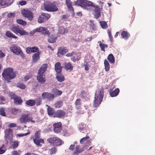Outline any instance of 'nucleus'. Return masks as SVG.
Instances as JSON below:
<instances>
[{
  "label": "nucleus",
  "mask_w": 155,
  "mask_h": 155,
  "mask_svg": "<svg viewBox=\"0 0 155 155\" xmlns=\"http://www.w3.org/2000/svg\"><path fill=\"white\" fill-rule=\"evenodd\" d=\"M17 86L19 88L22 89H24L26 87L25 85L22 83H18Z\"/></svg>",
  "instance_id": "54"
},
{
  "label": "nucleus",
  "mask_w": 155,
  "mask_h": 155,
  "mask_svg": "<svg viewBox=\"0 0 155 155\" xmlns=\"http://www.w3.org/2000/svg\"><path fill=\"white\" fill-rule=\"evenodd\" d=\"M81 100L80 98L77 99L75 102V105L77 109H80L81 108Z\"/></svg>",
  "instance_id": "31"
},
{
  "label": "nucleus",
  "mask_w": 155,
  "mask_h": 155,
  "mask_svg": "<svg viewBox=\"0 0 155 155\" xmlns=\"http://www.w3.org/2000/svg\"><path fill=\"white\" fill-rule=\"evenodd\" d=\"M10 51L14 54L19 55L21 52V48L15 44L13 45L10 48Z\"/></svg>",
  "instance_id": "9"
},
{
  "label": "nucleus",
  "mask_w": 155,
  "mask_h": 155,
  "mask_svg": "<svg viewBox=\"0 0 155 155\" xmlns=\"http://www.w3.org/2000/svg\"><path fill=\"white\" fill-rule=\"evenodd\" d=\"M76 54V53H75L74 52H73L71 53H67L66 54V56L68 57H71V56H73L74 54H75V55Z\"/></svg>",
  "instance_id": "60"
},
{
  "label": "nucleus",
  "mask_w": 155,
  "mask_h": 155,
  "mask_svg": "<svg viewBox=\"0 0 155 155\" xmlns=\"http://www.w3.org/2000/svg\"><path fill=\"white\" fill-rule=\"evenodd\" d=\"M26 51L28 54H30L31 53H34L38 52L39 49L36 47H28L26 49Z\"/></svg>",
  "instance_id": "14"
},
{
  "label": "nucleus",
  "mask_w": 155,
  "mask_h": 155,
  "mask_svg": "<svg viewBox=\"0 0 155 155\" xmlns=\"http://www.w3.org/2000/svg\"><path fill=\"white\" fill-rule=\"evenodd\" d=\"M12 155H20V153H18L17 151H14L12 152Z\"/></svg>",
  "instance_id": "64"
},
{
  "label": "nucleus",
  "mask_w": 155,
  "mask_h": 155,
  "mask_svg": "<svg viewBox=\"0 0 155 155\" xmlns=\"http://www.w3.org/2000/svg\"><path fill=\"white\" fill-rule=\"evenodd\" d=\"M21 14L23 16L26 17L30 20H32L33 18L32 12L28 9H23L21 11Z\"/></svg>",
  "instance_id": "7"
},
{
  "label": "nucleus",
  "mask_w": 155,
  "mask_h": 155,
  "mask_svg": "<svg viewBox=\"0 0 155 155\" xmlns=\"http://www.w3.org/2000/svg\"><path fill=\"white\" fill-rule=\"evenodd\" d=\"M94 5L92 2L84 0V8H86L87 7H93Z\"/></svg>",
  "instance_id": "32"
},
{
  "label": "nucleus",
  "mask_w": 155,
  "mask_h": 155,
  "mask_svg": "<svg viewBox=\"0 0 155 155\" xmlns=\"http://www.w3.org/2000/svg\"><path fill=\"white\" fill-rule=\"evenodd\" d=\"M66 114V112L63 110H59L55 112L54 117L61 118L64 117Z\"/></svg>",
  "instance_id": "12"
},
{
  "label": "nucleus",
  "mask_w": 155,
  "mask_h": 155,
  "mask_svg": "<svg viewBox=\"0 0 155 155\" xmlns=\"http://www.w3.org/2000/svg\"><path fill=\"white\" fill-rule=\"evenodd\" d=\"M26 2L24 1H22L18 2V4L21 6L25 5L26 4Z\"/></svg>",
  "instance_id": "57"
},
{
  "label": "nucleus",
  "mask_w": 155,
  "mask_h": 155,
  "mask_svg": "<svg viewBox=\"0 0 155 155\" xmlns=\"http://www.w3.org/2000/svg\"><path fill=\"white\" fill-rule=\"evenodd\" d=\"M98 43L99 44V45L101 48V50L105 52V48H107L108 47V45L104 43L102 44L101 42V41H99Z\"/></svg>",
  "instance_id": "36"
},
{
  "label": "nucleus",
  "mask_w": 155,
  "mask_h": 155,
  "mask_svg": "<svg viewBox=\"0 0 155 155\" xmlns=\"http://www.w3.org/2000/svg\"><path fill=\"white\" fill-rule=\"evenodd\" d=\"M30 132H28L27 133L25 134H17V135L19 137H23L24 136H26L28 134H30Z\"/></svg>",
  "instance_id": "56"
},
{
  "label": "nucleus",
  "mask_w": 155,
  "mask_h": 155,
  "mask_svg": "<svg viewBox=\"0 0 155 155\" xmlns=\"http://www.w3.org/2000/svg\"><path fill=\"white\" fill-rule=\"evenodd\" d=\"M22 102L21 97L19 96H17L14 100V104L16 105H21L22 104Z\"/></svg>",
  "instance_id": "22"
},
{
  "label": "nucleus",
  "mask_w": 155,
  "mask_h": 155,
  "mask_svg": "<svg viewBox=\"0 0 155 155\" xmlns=\"http://www.w3.org/2000/svg\"><path fill=\"white\" fill-rule=\"evenodd\" d=\"M45 29V27H40L38 28H37L36 29H35L33 30V32L34 33L37 32H40L41 33H42V31L43 30V29Z\"/></svg>",
  "instance_id": "47"
},
{
  "label": "nucleus",
  "mask_w": 155,
  "mask_h": 155,
  "mask_svg": "<svg viewBox=\"0 0 155 155\" xmlns=\"http://www.w3.org/2000/svg\"><path fill=\"white\" fill-rule=\"evenodd\" d=\"M57 151V149L55 147L51 148L49 150V152L51 155L55 154Z\"/></svg>",
  "instance_id": "48"
},
{
  "label": "nucleus",
  "mask_w": 155,
  "mask_h": 155,
  "mask_svg": "<svg viewBox=\"0 0 155 155\" xmlns=\"http://www.w3.org/2000/svg\"><path fill=\"white\" fill-rule=\"evenodd\" d=\"M44 6L45 9L48 12H55L57 11L58 9L55 2H45L44 4Z\"/></svg>",
  "instance_id": "4"
},
{
  "label": "nucleus",
  "mask_w": 155,
  "mask_h": 155,
  "mask_svg": "<svg viewBox=\"0 0 155 155\" xmlns=\"http://www.w3.org/2000/svg\"><path fill=\"white\" fill-rule=\"evenodd\" d=\"M5 139H9L10 137H12V130L11 129L9 128L7 129L5 132Z\"/></svg>",
  "instance_id": "18"
},
{
  "label": "nucleus",
  "mask_w": 155,
  "mask_h": 155,
  "mask_svg": "<svg viewBox=\"0 0 155 155\" xmlns=\"http://www.w3.org/2000/svg\"><path fill=\"white\" fill-rule=\"evenodd\" d=\"M104 90L103 88L99 89L96 91L95 95L94 105L96 107L99 106L104 96Z\"/></svg>",
  "instance_id": "3"
},
{
  "label": "nucleus",
  "mask_w": 155,
  "mask_h": 155,
  "mask_svg": "<svg viewBox=\"0 0 155 155\" xmlns=\"http://www.w3.org/2000/svg\"><path fill=\"white\" fill-rule=\"evenodd\" d=\"M64 143V142L62 141L61 139H60L58 137H56V140L55 143L56 144V145H61L63 144Z\"/></svg>",
  "instance_id": "41"
},
{
  "label": "nucleus",
  "mask_w": 155,
  "mask_h": 155,
  "mask_svg": "<svg viewBox=\"0 0 155 155\" xmlns=\"http://www.w3.org/2000/svg\"><path fill=\"white\" fill-rule=\"evenodd\" d=\"M48 36V42L51 43L55 42L57 39V36L54 34H52Z\"/></svg>",
  "instance_id": "16"
},
{
  "label": "nucleus",
  "mask_w": 155,
  "mask_h": 155,
  "mask_svg": "<svg viewBox=\"0 0 155 155\" xmlns=\"http://www.w3.org/2000/svg\"><path fill=\"white\" fill-rule=\"evenodd\" d=\"M9 97L11 99H14L17 96L15 94L13 93H10L9 95Z\"/></svg>",
  "instance_id": "55"
},
{
  "label": "nucleus",
  "mask_w": 155,
  "mask_h": 155,
  "mask_svg": "<svg viewBox=\"0 0 155 155\" xmlns=\"http://www.w3.org/2000/svg\"><path fill=\"white\" fill-rule=\"evenodd\" d=\"M40 52L39 51L37 52L34 54L32 56V61L33 62H36L40 58Z\"/></svg>",
  "instance_id": "21"
},
{
  "label": "nucleus",
  "mask_w": 155,
  "mask_h": 155,
  "mask_svg": "<svg viewBox=\"0 0 155 155\" xmlns=\"http://www.w3.org/2000/svg\"><path fill=\"white\" fill-rule=\"evenodd\" d=\"M62 93V92L61 91L56 89L54 91V94L56 96H59L61 95Z\"/></svg>",
  "instance_id": "49"
},
{
  "label": "nucleus",
  "mask_w": 155,
  "mask_h": 155,
  "mask_svg": "<svg viewBox=\"0 0 155 155\" xmlns=\"http://www.w3.org/2000/svg\"><path fill=\"white\" fill-rule=\"evenodd\" d=\"M121 35L123 38L127 39L130 36V35L127 31H124L121 32Z\"/></svg>",
  "instance_id": "35"
},
{
  "label": "nucleus",
  "mask_w": 155,
  "mask_h": 155,
  "mask_svg": "<svg viewBox=\"0 0 155 155\" xmlns=\"http://www.w3.org/2000/svg\"><path fill=\"white\" fill-rule=\"evenodd\" d=\"M53 131L57 133H58L61 132L62 130V124L61 122L55 123L53 124Z\"/></svg>",
  "instance_id": "8"
},
{
  "label": "nucleus",
  "mask_w": 155,
  "mask_h": 155,
  "mask_svg": "<svg viewBox=\"0 0 155 155\" xmlns=\"http://www.w3.org/2000/svg\"><path fill=\"white\" fill-rule=\"evenodd\" d=\"M2 75L6 81L11 82V80L15 77L16 72L14 71L12 68H6L4 69Z\"/></svg>",
  "instance_id": "1"
},
{
  "label": "nucleus",
  "mask_w": 155,
  "mask_h": 155,
  "mask_svg": "<svg viewBox=\"0 0 155 155\" xmlns=\"http://www.w3.org/2000/svg\"><path fill=\"white\" fill-rule=\"evenodd\" d=\"M107 59L110 64H113L115 62L114 58L112 54H110L108 55Z\"/></svg>",
  "instance_id": "34"
},
{
  "label": "nucleus",
  "mask_w": 155,
  "mask_h": 155,
  "mask_svg": "<svg viewBox=\"0 0 155 155\" xmlns=\"http://www.w3.org/2000/svg\"><path fill=\"white\" fill-rule=\"evenodd\" d=\"M100 23L101 27L104 29H106L107 27V23L105 21H100Z\"/></svg>",
  "instance_id": "44"
},
{
  "label": "nucleus",
  "mask_w": 155,
  "mask_h": 155,
  "mask_svg": "<svg viewBox=\"0 0 155 155\" xmlns=\"http://www.w3.org/2000/svg\"><path fill=\"white\" fill-rule=\"evenodd\" d=\"M10 30L16 34H19L21 36L28 35V32L25 31L24 29L18 25H13L10 28Z\"/></svg>",
  "instance_id": "5"
},
{
  "label": "nucleus",
  "mask_w": 155,
  "mask_h": 155,
  "mask_svg": "<svg viewBox=\"0 0 155 155\" xmlns=\"http://www.w3.org/2000/svg\"><path fill=\"white\" fill-rule=\"evenodd\" d=\"M15 14L13 13H11L8 14V16L9 17H14L15 16Z\"/></svg>",
  "instance_id": "63"
},
{
  "label": "nucleus",
  "mask_w": 155,
  "mask_h": 155,
  "mask_svg": "<svg viewBox=\"0 0 155 155\" xmlns=\"http://www.w3.org/2000/svg\"><path fill=\"white\" fill-rule=\"evenodd\" d=\"M10 0H0V4L1 5L7 7L9 5Z\"/></svg>",
  "instance_id": "33"
},
{
  "label": "nucleus",
  "mask_w": 155,
  "mask_h": 155,
  "mask_svg": "<svg viewBox=\"0 0 155 155\" xmlns=\"http://www.w3.org/2000/svg\"><path fill=\"white\" fill-rule=\"evenodd\" d=\"M40 131H37L35 134L34 137V139H39L40 137Z\"/></svg>",
  "instance_id": "52"
},
{
  "label": "nucleus",
  "mask_w": 155,
  "mask_h": 155,
  "mask_svg": "<svg viewBox=\"0 0 155 155\" xmlns=\"http://www.w3.org/2000/svg\"><path fill=\"white\" fill-rule=\"evenodd\" d=\"M104 64L105 71H108L110 69V64L108 61L106 59L104 60Z\"/></svg>",
  "instance_id": "37"
},
{
  "label": "nucleus",
  "mask_w": 155,
  "mask_h": 155,
  "mask_svg": "<svg viewBox=\"0 0 155 155\" xmlns=\"http://www.w3.org/2000/svg\"><path fill=\"white\" fill-rule=\"evenodd\" d=\"M56 78L58 81L60 82L64 81L65 79L64 76L60 73L57 74Z\"/></svg>",
  "instance_id": "29"
},
{
  "label": "nucleus",
  "mask_w": 155,
  "mask_h": 155,
  "mask_svg": "<svg viewBox=\"0 0 155 155\" xmlns=\"http://www.w3.org/2000/svg\"><path fill=\"white\" fill-rule=\"evenodd\" d=\"M5 35L7 37L9 38H13L15 39L18 38V37L15 36L12 32L9 31H6L5 33Z\"/></svg>",
  "instance_id": "27"
},
{
  "label": "nucleus",
  "mask_w": 155,
  "mask_h": 155,
  "mask_svg": "<svg viewBox=\"0 0 155 155\" xmlns=\"http://www.w3.org/2000/svg\"><path fill=\"white\" fill-rule=\"evenodd\" d=\"M85 142H86V144L88 145H90L91 143V139H90V137L89 136H86L81 139L80 140L81 143H83Z\"/></svg>",
  "instance_id": "17"
},
{
  "label": "nucleus",
  "mask_w": 155,
  "mask_h": 155,
  "mask_svg": "<svg viewBox=\"0 0 155 155\" xmlns=\"http://www.w3.org/2000/svg\"><path fill=\"white\" fill-rule=\"evenodd\" d=\"M46 20H45V19H44V18L43 17V16L41 15L39 16L38 18V22L39 23H41L44 22Z\"/></svg>",
  "instance_id": "50"
},
{
  "label": "nucleus",
  "mask_w": 155,
  "mask_h": 155,
  "mask_svg": "<svg viewBox=\"0 0 155 155\" xmlns=\"http://www.w3.org/2000/svg\"><path fill=\"white\" fill-rule=\"evenodd\" d=\"M56 140V137H53L48 138L47 139V142L51 145L55 143Z\"/></svg>",
  "instance_id": "39"
},
{
  "label": "nucleus",
  "mask_w": 155,
  "mask_h": 155,
  "mask_svg": "<svg viewBox=\"0 0 155 155\" xmlns=\"http://www.w3.org/2000/svg\"><path fill=\"white\" fill-rule=\"evenodd\" d=\"M45 28L43 29V31H42L41 34L49 36L50 34V33L49 31L47 29V28L45 27Z\"/></svg>",
  "instance_id": "43"
},
{
  "label": "nucleus",
  "mask_w": 155,
  "mask_h": 155,
  "mask_svg": "<svg viewBox=\"0 0 155 155\" xmlns=\"http://www.w3.org/2000/svg\"><path fill=\"white\" fill-rule=\"evenodd\" d=\"M107 33L108 34V36L110 38V40L111 41L113 39V37L111 35V32L110 31L108 30L107 31Z\"/></svg>",
  "instance_id": "61"
},
{
  "label": "nucleus",
  "mask_w": 155,
  "mask_h": 155,
  "mask_svg": "<svg viewBox=\"0 0 155 155\" xmlns=\"http://www.w3.org/2000/svg\"><path fill=\"white\" fill-rule=\"evenodd\" d=\"M41 98H39L38 99H37L36 101V105L38 106L40 105L41 102Z\"/></svg>",
  "instance_id": "58"
},
{
  "label": "nucleus",
  "mask_w": 155,
  "mask_h": 155,
  "mask_svg": "<svg viewBox=\"0 0 155 155\" xmlns=\"http://www.w3.org/2000/svg\"><path fill=\"white\" fill-rule=\"evenodd\" d=\"M47 64H44L41 66L38 70L37 76V80L41 84H43L46 81L45 73L47 71Z\"/></svg>",
  "instance_id": "2"
},
{
  "label": "nucleus",
  "mask_w": 155,
  "mask_h": 155,
  "mask_svg": "<svg viewBox=\"0 0 155 155\" xmlns=\"http://www.w3.org/2000/svg\"><path fill=\"white\" fill-rule=\"evenodd\" d=\"M19 24L23 26H25L27 24L26 22L21 19H18L16 21Z\"/></svg>",
  "instance_id": "46"
},
{
  "label": "nucleus",
  "mask_w": 155,
  "mask_h": 155,
  "mask_svg": "<svg viewBox=\"0 0 155 155\" xmlns=\"http://www.w3.org/2000/svg\"><path fill=\"white\" fill-rule=\"evenodd\" d=\"M74 3L75 5L80 6L84 8V0H78Z\"/></svg>",
  "instance_id": "24"
},
{
  "label": "nucleus",
  "mask_w": 155,
  "mask_h": 155,
  "mask_svg": "<svg viewBox=\"0 0 155 155\" xmlns=\"http://www.w3.org/2000/svg\"><path fill=\"white\" fill-rule=\"evenodd\" d=\"M54 68L57 74L61 73L62 71V67L60 62H58L55 64Z\"/></svg>",
  "instance_id": "19"
},
{
  "label": "nucleus",
  "mask_w": 155,
  "mask_h": 155,
  "mask_svg": "<svg viewBox=\"0 0 155 155\" xmlns=\"http://www.w3.org/2000/svg\"><path fill=\"white\" fill-rule=\"evenodd\" d=\"M32 77V75L30 74L29 75H27L25 76L24 78V79L25 81H27L30 78Z\"/></svg>",
  "instance_id": "59"
},
{
  "label": "nucleus",
  "mask_w": 155,
  "mask_h": 155,
  "mask_svg": "<svg viewBox=\"0 0 155 155\" xmlns=\"http://www.w3.org/2000/svg\"><path fill=\"white\" fill-rule=\"evenodd\" d=\"M42 97L43 99H47L49 101L53 99L54 98V95L50 93L44 92L41 94Z\"/></svg>",
  "instance_id": "10"
},
{
  "label": "nucleus",
  "mask_w": 155,
  "mask_h": 155,
  "mask_svg": "<svg viewBox=\"0 0 155 155\" xmlns=\"http://www.w3.org/2000/svg\"><path fill=\"white\" fill-rule=\"evenodd\" d=\"M0 114L3 116H6L5 108L2 107L0 108Z\"/></svg>",
  "instance_id": "51"
},
{
  "label": "nucleus",
  "mask_w": 155,
  "mask_h": 155,
  "mask_svg": "<svg viewBox=\"0 0 155 155\" xmlns=\"http://www.w3.org/2000/svg\"><path fill=\"white\" fill-rule=\"evenodd\" d=\"M6 150V148L4 147V146H2L0 147V154H2L4 153Z\"/></svg>",
  "instance_id": "53"
},
{
  "label": "nucleus",
  "mask_w": 155,
  "mask_h": 155,
  "mask_svg": "<svg viewBox=\"0 0 155 155\" xmlns=\"http://www.w3.org/2000/svg\"><path fill=\"white\" fill-rule=\"evenodd\" d=\"M25 104L28 106H32L35 104L36 101L34 100L29 99L26 101Z\"/></svg>",
  "instance_id": "30"
},
{
  "label": "nucleus",
  "mask_w": 155,
  "mask_h": 155,
  "mask_svg": "<svg viewBox=\"0 0 155 155\" xmlns=\"http://www.w3.org/2000/svg\"><path fill=\"white\" fill-rule=\"evenodd\" d=\"M68 32V30L67 29L61 27L59 29L58 35L59 36H60L59 35L65 34V33H67Z\"/></svg>",
  "instance_id": "25"
},
{
  "label": "nucleus",
  "mask_w": 155,
  "mask_h": 155,
  "mask_svg": "<svg viewBox=\"0 0 155 155\" xmlns=\"http://www.w3.org/2000/svg\"><path fill=\"white\" fill-rule=\"evenodd\" d=\"M64 68L67 71H71L72 70L73 66L72 65L71 62H65L63 64Z\"/></svg>",
  "instance_id": "15"
},
{
  "label": "nucleus",
  "mask_w": 155,
  "mask_h": 155,
  "mask_svg": "<svg viewBox=\"0 0 155 155\" xmlns=\"http://www.w3.org/2000/svg\"><path fill=\"white\" fill-rule=\"evenodd\" d=\"M79 147L80 146H76L75 148V150L74 153L76 154H78L82 152L84 150V148H80Z\"/></svg>",
  "instance_id": "38"
},
{
  "label": "nucleus",
  "mask_w": 155,
  "mask_h": 155,
  "mask_svg": "<svg viewBox=\"0 0 155 155\" xmlns=\"http://www.w3.org/2000/svg\"><path fill=\"white\" fill-rule=\"evenodd\" d=\"M20 110L18 109L12 108L10 110V113L14 115H16L17 113L20 112Z\"/></svg>",
  "instance_id": "40"
},
{
  "label": "nucleus",
  "mask_w": 155,
  "mask_h": 155,
  "mask_svg": "<svg viewBox=\"0 0 155 155\" xmlns=\"http://www.w3.org/2000/svg\"><path fill=\"white\" fill-rule=\"evenodd\" d=\"M65 3L68 10L73 11V8L72 6V2L70 0H66Z\"/></svg>",
  "instance_id": "26"
},
{
  "label": "nucleus",
  "mask_w": 155,
  "mask_h": 155,
  "mask_svg": "<svg viewBox=\"0 0 155 155\" xmlns=\"http://www.w3.org/2000/svg\"><path fill=\"white\" fill-rule=\"evenodd\" d=\"M8 126L9 127H10L11 128L12 127H15L16 126V124L13 123H11V124H9L8 125Z\"/></svg>",
  "instance_id": "62"
},
{
  "label": "nucleus",
  "mask_w": 155,
  "mask_h": 155,
  "mask_svg": "<svg viewBox=\"0 0 155 155\" xmlns=\"http://www.w3.org/2000/svg\"><path fill=\"white\" fill-rule=\"evenodd\" d=\"M94 8V16L96 19H98L100 16V8L98 5H94L93 7Z\"/></svg>",
  "instance_id": "11"
},
{
  "label": "nucleus",
  "mask_w": 155,
  "mask_h": 155,
  "mask_svg": "<svg viewBox=\"0 0 155 155\" xmlns=\"http://www.w3.org/2000/svg\"><path fill=\"white\" fill-rule=\"evenodd\" d=\"M34 143L37 145H41L40 143L43 144L44 143V140L42 139H34Z\"/></svg>",
  "instance_id": "28"
},
{
  "label": "nucleus",
  "mask_w": 155,
  "mask_h": 155,
  "mask_svg": "<svg viewBox=\"0 0 155 155\" xmlns=\"http://www.w3.org/2000/svg\"><path fill=\"white\" fill-rule=\"evenodd\" d=\"M21 123H25L31 121L35 122L34 120H32V117H29V114H24L22 115L19 119Z\"/></svg>",
  "instance_id": "6"
},
{
  "label": "nucleus",
  "mask_w": 155,
  "mask_h": 155,
  "mask_svg": "<svg viewBox=\"0 0 155 155\" xmlns=\"http://www.w3.org/2000/svg\"><path fill=\"white\" fill-rule=\"evenodd\" d=\"M54 107L56 108H60L62 106L63 103L62 101H58L54 104Z\"/></svg>",
  "instance_id": "42"
},
{
  "label": "nucleus",
  "mask_w": 155,
  "mask_h": 155,
  "mask_svg": "<svg viewBox=\"0 0 155 155\" xmlns=\"http://www.w3.org/2000/svg\"><path fill=\"white\" fill-rule=\"evenodd\" d=\"M47 108L48 114L49 116H52L54 117L55 112L54 109L48 106Z\"/></svg>",
  "instance_id": "23"
},
{
  "label": "nucleus",
  "mask_w": 155,
  "mask_h": 155,
  "mask_svg": "<svg viewBox=\"0 0 155 155\" xmlns=\"http://www.w3.org/2000/svg\"><path fill=\"white\" fill-rule=\"evenodd\" d=\"M67 51V49L65 47H60L58 49L57 53L58 55V57H60L62 55L65 54Z\"/></svg>",
  "instance_id": "13"
},
{
  "label": "nucleus",
  "mask_w": 155,
  "mask_h": 155,
  "mask_svg": "<svg viewBox=\"0 0 155 155\" xmlns=\"http://www.w3.org/2000/svg\"><path fill=\"white\" fill-rule=\"evenodd\" d=\"M41 15H42V16H43V17L44 18V19H45V20L46 21L48 20L51 17L50 15L48 13H42L41 14Z\"/></svg>",
  "instance_id": "45"
},
{
  "label": "nucleus",
  "mask_w": 155,
  "mask_h": 155,
  "mask_svg": "<svg viewBox=\"0 0 155 155\" xmlns=\"http://www.w3.org/2000/svg\"><path fill=\"white\" fill-rule=\"evenodd\" d=\"M110 94L112 97L117 96L119 94L120 90L118 88H116L115 90L112 91V90L110 89Z\"/></svg>",
  "instance_id": "20"
}]
</instances>
